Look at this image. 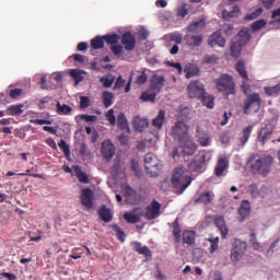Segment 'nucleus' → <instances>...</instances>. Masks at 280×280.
Wrapping results in <instances>:
<instances>
[{"label":"nucleus","mask_w":280,"mask_h":280,"mask_svg":"<svg viewBox=\"0 0 280 280\" xmlns=\"http://www.w3.org/2000/svg\"><path fill=\"white\" fill-rule=\"evenodd\" d=\"M250 168L254 174H259L260 176H268L270 174V168L275 163V159L271 155L259 156L253 154L249 158Z\"/></svg>","instance_id":"nucleus-1"},{"label":"nucleus","mask_w":280,"mask_h":280,"mask_svg":"<svg viewBox=\"0 0 280 280\" xmlns=\"http://www.w3.org/2000/svg\"><path fill=\"white\" fill-rule=\"evenodd\" d=\"M192 180L194 179L191 178L189 173H187V171H185L183 167H177L173 171L171 182L173 187L176 189L175 194L177 196L185 194V189H187V187L191 185Z\"/></svg>","instance_id":"nucleus-2"},{"label":"nucleus","mask_w":280,"mask_h":280,"mask_svg":"<svg viewBox=\"0 0 280 280\" xmlns=\"http://www.w3.org/2000/svg\"><path fill=\"white\" fill-rule=\"evenodd\" d=\"M215 86L219 93H222L226 100L230 95H236L237 90L235 89V80L230 74H221L220 78L215 79Z\"/></svg>","instance_id":"nucleus-3"},{"label":"nucleus","mask_w":280,"mask_h":280,"mask_svg":"<svg viewBox=\"0 0 280 280\" xmlns=\"http://www.w3.org/2000/svg\"><path fill=\"white\" fill-rule=\"evenodd\" d=\"M144 170L148 176L156 178L161 174V161L154 153H147L144 156Z\"/></svg>","instance_id":"nucleus-4"},{"label":"nucleus","mask_w":280,"mask_h":280,"mask_svg":"<svg viewBox=\"0 0 280 280\" xmlns=\"http://www.w3.org/2000/svg\"><path fill=\"white\" fill-rule=\"evenodd\" d=\"M261 108V96L259 93H252L247 95L246 100L243 103V113L244 115H250L252 112L258 113Z\"/></svg>","instance_id":"nucleus-5"},{"label":"nucleus","mask_w":280,"mask_h":280,"mask_svg":"<svg viewBox=\"0 0 280 280\" xmlns=\"http://www.w3.org/2000/svg\"><path fill=\"white\" fill-rule=\"evenodd\" d=\"M171 135L175 141H185L189 135V126L183 120H177L171 129Z\"/></svg>","instance_id":"nucleus-6"},{"label":"nucleus","mask_w":280,"mask_h":280,"mask_svg":"<svg viewBox=\"0 0 280 280\" xmlns=\"http://www.w3.org/2000/svg\"><path fill=\"white\" fill-rule=\"evenodd\" d=\"M246 253V242H243L240 238H235L233 242V248L231 250L230 259L233 264H238L240 259L244 257Z\"/></svg>","instance_id":"nucleus-7"},{"label":"nucleus","mask_w":280,"mask_h":280,"mask_svg":"<svg viewBox=\"0 0 280 280\" xmlns=\"http://www.w3.org/2000/svg\"><path fill=\"white\" fill-rule=\"evenodd\" d=\"M187 93L190 100H200L202 96H205L207 90L205 89V84L198 80H195L188 84Z\"/></svg>","instance_id":"nucleus-8"},{"label":"nucleus","mask_w":280,"mask_h":280,"mask_svg":"<svg viewBox=\"0 0 280 280\" xmlns=\"http://www.w3.org/2000/svg\"><path fill=\"white\" fill-rule=\"evenodd\" d=\"M106 45H109L110 51L114 54V56H121L124 54V46L119 45V35L117 34H107L103 36Z\"/></svg>","instance_id":"nucleus-9"},{"label":"nucleus","mask_w":280,"mask_h":280,"mask_svg":"<svg viewBox=\"0 0 280 280\" xmlns=\"http://www.w3.org/2000/svg\"><path fill=\"white\" fill-rule=\"evenodd\" d=\"M207 161V155H196V158L188 164L189 174H200L202 172V167H205V162Z\"/></svg>","instance_id":"nucleus-10"},{"label":"nucleus","mask_w":280,"mask_h":280,"mask_svg":"<svg viewBox=\"0 0 280 280\" xmlns=\"http://www.w3.org/2000/svg\"><path fill=\"white\" fill-rule=\"evenodd\" d=\"M272 132H275V125L267 124L265 127L260 129L258 132V141L261 143V145H266L268 141L272 139Z\"/></svg>","instance_id":"nucleus-11"},{"label":"nucleus","mask_w":280,"mask_h":280,"mask_svg":"<svg viewBox=\"0 0 280 280\" xmlns=\"http://www.w3.org/2000/svg\"><path fill=\"white\" fill-rule=\"evenodd\" d=\"M159 215H161V203L156 200H153L145 208L144 218L147 220H156Z\"/></svg>","instance_id":"nucleus-12"},{"label":"nucleus","mask_w":280,"mask_h":280,"mask_svg":"<svg viewBox=\"0 0 280 280\" xmlns=\"http://www.w3.org/2000/svg\"><path fill=\"white\" fill-rule=\"evenodd\" d=\"M115 144H113V141L110 140H104L101 148V154L103 155V159L109 163V161H113V156H115Z\"/></svg>","instance_id":"nucleus-13"},{"label":"nucleus","mask_w":280,"mask_h":280,"mask_svg":"<svg viewBox=\"0 0 280 280\" xmlns=\"http://www.w3.org/2000/svg\"><path fill=\"white\" fill-rule=\"evenodd\" d=\"M163 86H165V77L153 74L151 77L149 91H153V93H156L159 95V93L163 91Z\"/></svg>","instance_id":"nucleus-14"},{"label":"nucleus","mask_w":280,"mask_h":280,"mask_svg":"<svg viewBox=\"0 0 280 280\" xmlns=\"http://www.w3.org/2000/svg\"><path fill=\"white\" fill-rule=\"evenodd\" d=\"M121 43L126 49V51H132L137 45V39L135 35L130 31L125 32L121 37Z\"/></svg>","instance_id":"nucleus-15"},{"label":"nucleus","mask_w":280,"mask_h":280,"mask_svg":"<svg viewBox=\"0 0 280 280\" xmlns=\"http://www.w3.org/2000/svg\"><path fill=\"white\" fill-rule=\"evenodd\" d=\"M81 205L86 209H93V190L91 188H84L81 191Z\"/></svg>","instance_id":"nucleus-16"},{"label":"nucleus","mask_w":280,"mask_h":280,"mask_svg":"<svg viewBox=\"0 0 280 280\" xmlns=\"http://www.w3.org/2000/svg\"><path fill=\"white\" fill-rule=\"evenodd\" d=\"M208 44L210 47H225L226 39L220 33L215 32L209 37Z\"/></svg>","instance_id":"nucleus-17"},{"label":"nucleus","mask_w":280,"mask_h":280,"mask_svg":"<svg viewBox=\"0 0 280 280\" xmlns=\"http://www.w3.org/2000/svg\"><path fill=\"white\" fill-rule=\"evenodd\" d=\"M250 215V201L243 200L238 208V220L240 222H244Z\"/></svg>","instance_id":"nucleus-18"},{"label":"nucleus","mask_w":280,"mask_h":280,"mask_svg":"<svg viewBox=\"0 0 280 280\" xmlns=\"http://www.w3.org/2000/svg\"><path fill=\"white\" fill-rule=\"evenodd\" d=\"M250 40V30L243 28L235 37V43L241 47H244Z\"/></svg>","instance_id":"nucleus-19"},{"label":"nucleus","mask_w":280,"mask_h":280,"mask_svg":"<svg viewBox=\"0 0 280 280\" xmlns=\"http://www.w3.org/2000/svg\"><path fill=\"white\" fill-rule=\"evenodd\" d=\"M122 194L127 205H135L137 202V191L130 186H124Z\"/></svg>","instance_id":"nucleus-20"},{"label":"nucleus","mask_w":280,"mask_h":280,"mask_svg":"<svg viewBox=\"0 0 280 280\" xmlns=\"http://www.w3.org/2000/svg\"><path fill=\"white\" fill-rule=\"evenodd\" d=\"M184 73L187 80L190 78H196V75H200V68L196 63H187L184 67Z\"/></svg>","instance_id":"nucleus-21"},{"label":"nucleus","mask_w":280,"mask_h":280,"mask_svg":"<svg viewBox=\"0 0 280 280\" xmlns=\"http://www.w3.org/2000/svg\"><path fill=\"white\" fill-rule=\"evenodd\" d=\"M184 40L186 42V45L188 47H200L202 45L203 37L202 35H186L184 37Z\"/></svg>","instance_id":"nucleus-22"},{"label":"nucleus","mask_w":280,"mask_h":280,"mask_svg":"<svg viewBox=\"0 0 280 280\" xmlns=\"http://www.w3.org/2000/svg\"><path fill=\"white\" fill-rule=\"evenodd\" d=\"M228 167H229V159H226V156L220 158L214 168L215 176H222Z\"/></svg>","instance_id":"nucleus-23"},{"label":"nucleus","mask_w":280,"mask_h":280,"mask_svg":"<svg viewBox=\"0 0 280 280\" xmlns=\"http://www.w3.org/2000/svg\"><path fill=\"white\" fill-rule=\"evenodd\" d=\"M215 226H218L222 238L226 240V236L229 235V228H226V222L224 221V217H217L214 220Z\"/></svg>","instance_id":"nucleus-24"},{"label":"nucleus","mask_w":280,"mask_h":280,"mask_svg":"<svg viewBox=\"0 0 280 280\" xmlns=\"http://www.w3.org/2000/svg\"><path fill=\"white\" fill-rule=\"evenodd\" d=\"M254 128L255 127L253 125H249L243 128V130L241 131L240 141H241L242 148H244V145L248 143V139H250V135L253 133Z\"/></svg>","instance_id":"nucleus-25"},{"label":"nucleus","mask_w":280,"mask_h":280,"mask_svg":"<svg viewBox=\"0 0 280 280\" xmlns=\"http://www.w3.org/2000/svg\"><path fill=\"white\" fill-rule=\"evenodd\" d=\"M198 141L202 148H207V145H211V137L209 133L205 131H200V127H197L196 129Z\"/></svg>","instance_id":"nucleus-26"},{"label":"nucleus","mask_w":280,"mask_h":280,"mask_svg":"<svg viewBox=\"0 0 280 280\" xmlns=\"http://www.w3.org/2000/svg\"><path fill=\"white\" fill-rule=\"evenodd\" d=\"M131 246L136 253H139V255H144V257H152V250L148 246H142L140 242H133L131 243Z\"/></svg>","instance_id":"nucleus-27"},{"label":"nucleus","mask_w":280,"mask_h":280,"mask_svg":"<svg viewBox=\"0 0 280 280\" xmlns=\"http://www.w3.org/2000/svg\"><path fill=\"white\" fill-rule=\"evenodd\" d=\"M117 126L119 130H124L127 133H130V125H128V118L122 112L117 117Z\"/></svg>","instance_id":"nucleus-28"},{"label":"nucleus","mask_w":280,"mask_h":280,"mask_svg":"<svg viewBox=\"0 0 280 280\" xmlns=\"http://www.w3.org/2000/svg\"><path fill=\"white\" fill-rule=\"evenodd\" d=\"M163 124H165V110L161 109L156 117L153 118L152 120V126L154 128H156L158 130H162L163 129Z\"/></svg>","instance_id":"nucleus-29"},{"label":"nucleus","mask_w":280,"mask_h":280,"mask_svg":"<svg viewBox=\"0 0 280 280\" xmlns=\"http://www.w3.org/2000/svg\"><path fill=\"white\" fill-rule=\"evenodd\" d=\"M249 191L253 198H264L266 196V192L268 191V188L266 186H262L260 189L257 187V185L252 184L249 186Z\"/></svg>","instance_id":"nucleus-30"},{"label":"nucleus","mask_w":280,"mask_h":280,"mask_svg":"<svg viewBox=\"0 0 280 280\" xmlns=\"http://www.w3.org/2000/svg\"><path fill=\"white\" fill-rule=\"evenodd\" d=\"M132 124L133 128L139 130V132H143V130H145V128L149 126L148 119L141 118L140 116H135Z\"/></svg>","instance_id":"nucleus-31"},{"label":"nucleus","mask_w":280,"mask_h":280,"mask_svg":"<svg viewBox=\"0 0 280 280\" xmlns=\"http://www.w3.org/2000/svg\"><path fill=\"white\" fill-rule=\"evenodd\" d=\"M69 75L74 81V86H78V84H80V82H83V80H84V71H82L80 69L69 70Z\"/></svg>","instance_id":"nucleus-32"},{"label":"nucleus","mask_w":280,"mask_h":280,"mask_svg":"<svg viewBox=\"0 0 280 280\" xmlns=\"http://www.w3.org/2000/svg\"><path fill=\"white\" fill-rule=\"evenodd\" d=\"M240 14H242V10L240 9V7L235 5L233 8L232 11H226V10H223L222 11V18L225 20V21H231V19H237V16H240Z\"/></svg>","instance_id":"nucleus-33"},{"label":"nucleus","mask_w":280,"mask_h":280,"mask_svg":"<svg viewBox=\"0 0 280 280\" xmlns=\"http://www.w3.org/2000/svg\"><path fill=\"white\" fill-rule=\"evenodd\" d=\"M183 243L187 244L188 246L196 244V232L191 230H185L183 232Z\"/></svg>","instance_id":"nucleus-34"},{"label":"nucleus","mask_w":280,"mask_h":280,"mask_svg":"<svg viewBox=\"0 0 280 280\" xmlns=\"http://www.w3.org/2000/svg\"><path fill=\"white\" fill-rule=\"evenodd\" d=\"M207 24L205 19H201L197 22H194L192 24H190L187 30L188 32H190L191 34H198V32H202V28L205 27V25Z\"/></svg>","instance_id":"nucleus-35"},{"label":"nucleus","mask_w":280,"mask_h":280,"mask_svg":"<svg viewBox=\"0 0 280 280\" xmlns=\"http://www.w3.org/2000/svg\"><path fill=\"white\" fill-rule=\"evenodd\" d=\"M72 170L80 183H84L85 185L89 184V175L82 172V167H80L79 165H75V166H72Z\"/></svg>","instance_id":"nucleus-36"},{"label":"nucleus","mask_w":280,"mask_h":280,"mask_svg":"<svg viewBox=\"0 0 280 280\" xmlns=\"http://www.w3.org/2000/svg\"><path fill=\"white\" fill-rule=\"evenodd\" d=\"M98 215L103 222H110L113 220V212L106 206L100 209Z\"/></svg>","instance_id":"nucleus-37"},{"label":"nucleus","mask_w":280,"mask_h":280,"mask_svg":"<svg viewBox=\"0 0 280 280\" xmlns=\"http://www.w3.org/2000/svg\"><path fill=\"white\" fill-rule=\"evenodd\" d=\"M196 143L191 140H186L184 147H183V152L186 156H191V154L196 153Z\"/></svg>","instance_id":"nucleus-38"},{"label":"nucleus","mask_w":280,"mask_h":280,"mask_svg":"<svg viewBox=\"0 0 280 280\" xmlns=\"http://www.w3.org/2000/svg\"><path fill=\"white\" fill-rule=\"evenodd\" d=\"M213 200V196L211 192L206 191L199 195V197L195 200V205H209Z\"/></svg>","instance_id":"nucleus-39"},{"label":"nucleus","mask_w":280,"mask_h":280,"mask_svg":"<svg viewBox=\"0 0 280 280\" xmlns=\"http://www.w3.org/2000/svg\"><path fill=\"white\" fill-rule=\"evenodd\" d=\"M203 106H207V108H213L215 106V97L210 94H203L202 97L199 98Z\"/></svg>","instance_id":"nucleus-40"},{"label":"nucleus","mask_w":280,"mask_h":280,"mask_svg":"<svg viewBox=\"0 0 280 280\" xmlns=\"http://www.w3.org/2000/svg\"><path fill=\"white\" fill-rule=\"evenodd\" d=\"M242 49H243V46L237 44V42L232 40V44L230 46L231 57L240 58V56L242 55Z\"/></svg>","instance_id":"nucleus-41"},{"label":"nucleus","mask_w":280,"mask_h":280,"mask_svg":"<svg viewBox=\"0 0 280 280\" xmlns=\"http://www.w3.org/2000/svg\"><path fill=\"white\" fill-rule=\"evenodd\" d=\"M180 233H183V231L180 230L178 218H176L173 222V235L175 237L176 244H180V237H182Z\"/></svg>","instance_id":"nucleus-42"},{"label":"nucleus","mask_w":280,"mask_h":280,"mask_svg":"<svg viewBox=\"0 0 280 280\" xmlns=\"http://www.w3.org/2000/svg\"><path fill=\"white\" fill-rule=\"evenodd\" d=\"M58 115H71L73 113V108L67 104H60V102H57L56 105Z\"/></svg>","instance_id":"nucleus-43"},{"label":"nucleus","mask_w":280,"mask_h":280,"mask_svg":"<svg viewBox=\"0 0 280 280\" xmlns=\"http://www.w3.org/2000/svg\"><path fill=\"white\" fill-rule=\"evenodd\" d=\"M156 95H159V94L153 91L148 90V91H144L141 93L140 100L142 102H156Z\"/></svg>","instance_id":"nucleus-44"},{"label":"nucleus","mask_w":280,"mask_h":280,"mask_svg":"<svg viewBox=\"0 0 280 280\" xmlns=\"http://www.w3.org/2000/svg\"><path fill=\"white\" fill-rule=\"evenodd\" d=\"M235 69L243 80H248V72L246 71V63L244 61H238L235 65Z\"/></svg>","instance_id":"nucleus-45"},{"label":"nucleus","mask_w":280,"mask_h":280,"mask_svg":"<svg viewBox=\"0 0 280 280\" xmlns=\"http://www.w3.org/2000/svg\"><path fill=\"white\" fill-rule=\"evenodd\" d=\"M124 219L129 224H137V222L141 221V217L139 214L135 213V212H126L124 214Z\"/></svg>","instance_id":"nucleus-46"},{"label":"nucleus","mask_w":280,"mask_h":280,"mask_svg":"<svg viewBox=\"0 0 280 280\" xmlns=\"http://www.w3.org/2000/svg\"><path fill=\"white\" fill-rule=\"evenodd\" d=\"M208 242H210V247L208 250L211 255H213V253H217V250L220 248V237H210L208 238Z\"/></svg>","instance_id":"nucleus-47"},{"label":"nucleus","mask_w":280,"mask_h":280,"mask_svg":"<svg viewBox=\"0 0 280 280\" xmlns=\"http://www.w3.org/2000/svg\"><path fill=\"white\" fill-rule=\"evenodd\" d=\"M92 49H104V36H96L91 40Z\"/></svg>","instance_id":"nucleus-48"},{"label":"nucleus","mask_w":280,"mask_h":280,"mask_svg":"<svg viewBox=\"0 0 280 280\" xmlns=\"http://www.w3.org/2000/svg\"><path fill=\"white\" fill-rule=\"evenodd\" d=\"M148 69H143L140 71V74L136 78L135 82L138 84V86H143L145 82H148Z\"/></svg>","instance_id":"nucleus-49"},{"label":"nucleus","mask_w":280,"mask_h":280,"mask_svg":"<svg viewBox=\"0 0 280 280\" xmlns=\"http://www.w3.org/2000/svg\"><path fill=\"white\" fill-rule=\"evenodd\" d=\"M101 84H103L104 89H110L113 84H115V77L106 75L100 79Z\"/></svg>","instance_id":"nucleus-50"},{"label":"nucleus","mask_w":280,"mask_h":280,"mask_svg":"<svg viewBox=\"0 0 280 280\" xmlns=\"http://www.w3.org/2000/svg\"><path fill=\"white\" fill-rule=\"evenodd\" d=\"M113 98H114V95L112 92H108V91L103 92V104L105 108H109V106H113Z\"/></svg>","instance_id":"nucleus-51"},{"label":"nucleus","mask_w":280,"mask_h":280,"mask_svg":"<svg viewBox=\"0 0 280 280\" xmlns=\"http://www.w3.org/2000/svg\"><path fill=\"white\" fill-rule=\"evenodd\" d=\"M165 38L167 40L176 43V45H180V43H183V35L178 32L171 33V34L166 35Z\"/></svg>","instance_id":"nucleus-52"},{"label":"nucleus","mask_w":280,"mask_h":280,"mask_svg":"<svg viewBox=\"0 0 280 280\" xmlns=\"http://www.w3.org/2000/svg\"><path fill=\"white\" fill-rule=\"evenodd\" d=\"M264 91L268 97H272V95H277L280 93V82L275 86H265Z\"/></svg>","instance_id":"nucleus-53"},{"label":"nucleus","mask_w":280,"mask_h":280,"mask_svg":"<svg viewBox=\"0 0 280 280\" xmlns=\"http://www.w3.org/2000/svg\"><path fill=\"white\" fill-rule=\"evenodd\" d=\"M58 147L60 148V150H62L66 159H69L71 156V148H69V144H67V141H65L63 139H61L58 142Z\"/></svg>","instance_id":"nucleus-54"},{"label":"nucleus","mask_w":280,"mask_h":280,"mask_svg":"<svg viewBox=\"0 0 280 280\" xmlns=\"http://www.w3.org/2000/svg\"><path fill=\"white\" fill-rule=\"evenodd\" d=\"M112 229H113L114 233H116V235L120 242H126V233L121 231V228H119V225H117V224L112 225Z\"/></svg>","instance_id":"nucleus-55"},{"label":"nucleus","mask_w":280,"mask_h":280,"mask_svg":"<svg viewBox=\"0 0 280 280\" xmlns=\"http://www.w3.org/2000/svg\"><path fill=\"white\" fill-rule=\"evenodd\" d=\"M23 114V105H11L9 107V115L16 116Z\"/></svg>","instance_id":"nucleus-56"},{"label":"nucleus","mask_w":280,"mask_h":280,"mask_svg":"<svg viewBox=\"0 0 280 280\" xmlns=\"http://www.w3.org/2000/svg\"><path fill=\"white\" fill-rule=\"evenodd\" d=\"M218 60H219L218 55H206L202 59V62L205 65H215Z\"/></svg>","instance_id":"nucleus-57"},{"label":"nucleus","mask_w":280,"mask_h":280,"mask_svg":"<svg viewBox=\"0 0 280 280\" xmlns=\"http://www.w3.org/2000/svg\"><path fill=\"white\" fill-rule=\"evenodd\" d=\"M267 22L266 20H258L252 24V30L254 32H259V30H262V27H266Z\"/></svg>","instance_id":"nucleus-58"},{"label":"nucleus","mask_w":280,"mask_h":280,"mask_svg":"<svg viewBox=\"0 0 280 280\" xmlns=\"http://www.w3.org/2000/svg\"><path fill=\"white\" fill-rule=\"evenodd\" d=\"M107 121H109L110 126H115L117 124V118L115 117V109H109L105 115Z\"/></svg>","instance_id":"nucleus-59"},{"label":"nucleus","mask_w":280,"mask_h":280,"mask_svg":"<svg viewBox=\"0 0 280 280\" xmlns=\"http://www.w3.org/2000/svg\"><path fill=\"white\" fill-rule=\"evenodd\" d=\"M80 119H82L83 121H86L88 124H92L93 121H97V116L95 115H89V114H81L79 116Z\"/></svg>","instance_id":"nucleus-60"},{"label":"nucleus","mask_w":280,"mask_h":280,"mask_svg":"<svg viewBox=\"0 0 280 280\" xmlns=\"http://www.w3.org/2000/svg\"><path fill=\"white\" fill-rule=\"evenodd\" d=\"M131 170L138 178L141 176V168L139 167V162L131 160Z\"/></svg>","instance_id":"nucleus-61"},{"label":"nucleus","mask_w":280,"mask_h":280,"mask_svg":"<svg viewBox=\"0 0 280 280\" xmlns=\"http://www.w3.org/2000/svg\"><path fill=\"white\" fill-rule=\"evenodd\" d=\"M22 93H23L22 89L15 88L9 91V96L11 97V100H16V97H20Z\"/></svg>","instance_id":"nucleus-62"},{"label":"nucleus","mask_w":280,"mask_h":280,"mask_svg":"<svg viewBox=\"0 0 280 280\" xmlns=\"http://www.w3.org/2000/svg\"><path fill=\"white\" fill-rule=\"evenodd\" d=\"M91 106V100L88 96L80 97V108H89Z\"/></svg>","instance_id":"nucleus-63"},{"label":"nucleus","mask_w":280,"mask_h":280,"mask_svg":"<svg viewBox=\"0 0 280 280\" xmlns=\"http://www.w3.org/2000/svg\"><path fill=\"white\" fill-rule=\"evenodd\" d=\"M71 259H82V252H80V247H75L72 249V254L70 255Z\"/></svg>","instance_id":"nucleus-64"}]
</instances>
